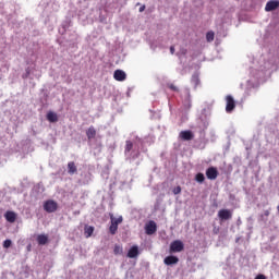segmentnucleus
Listing matches in <instances>:
<instances>
[{"label":"nucleus","mask_w":279,"mask_h":279,"mask_svg":"<svg viewBox=\"0 0 279 279\" xmlns=\"http://www.w3.org/2000/svg\"><path fill=\"white\" fill-rule=\"evenodd\" d=\"M225 101H227V107L225 108V110L227 111V113H232L236 108V102L234 98L231 95H229L225 98Z\"/></svg>","instance_id":"f257e3e1"},{"label":"nucleus","mask_w":279,"mask_h":279,"mask_svg":"<svg viewBox=\"0 0 279 279\" xmlns=\"http://www.w3.org/2000/svg\"><path fill=\"white\" fill-rule=\"evenodd\" d=\"M44 209L49 214L54 213L58 210V203L49 199L44 204Z\"/></svg>","instance_id":"f03ea898"},{"label":"nucleus","mask_w":279,"mask_h":279,"mask_svg":"<svg viewBox=\"0 0 279 279\" xmlns=\"http://www.w3.org/2000/svg\"><path fill=\"white\" fill-rule=\"evenodd\" d=\"M184 250V244L182 241L177 240L172 243H170V252L172 253H180Z\"/></svg>","instance_id":"7ed1b4c3"},{"label":"nucleus","mask_w":279,"mask_h":279,"mask_svg":"<svg viewBox=\"0 0 279 279\" xmlns=\"http://www.w3.org/2000/svg\"><path fill=\"white\" fill-rule=\"evenodd\" d=\"M279 8V0H268L265 4V12H272Z\"/></svg>","instance_id":"20e7f679"},{"label":"nucleus","mask_w":279,"mask_h":279,"mask_svg":"<svg viewBox=\"0 0 279 279\" xmlns=\"http://www.w3.org/2000/svg\"><path fill=\"white\" fill-rule=\"evenodd\" d=\"M205 175H207V179L214 181L218 178L219 172H218L217 168L210 167L207 169V171H205Z\"/></svg>","instance_id":"39448f33"},{"label":"nucleus","mask_w":279,"mask_h":279,"mask_svg":"<svg viewBox=\"0 0 279 279\" xmlns=\"http://www.w3.org/2000/svg\"><path fill=\"white\" fill-rule=\"evenodd\" d=\"M145 230H146V233H147L148 235L155 234V233L157 232V225H156V222L153 221V220H150V221L146 225Z\"/></svg>","instance_id":"423d86ee"},{"label":"nucleus","mask_w":279,"mask_h":279,"mask_svg":"<svg viewBox=\"0 0 279 279\" xmlns=\"http://www.w3.org/2000/svg\"><path fill=\"white\" fill-rule=\"evenodd\" d=\"M179 138L183 141H192L194 138V134L192 131H181V133H179Z\"/></svg>","instance_id":"0eeeda50"},{"label":"nucleus","mask_w":279,"mask_h":279,"mask_svg":"<svg viewBox=\"0 0 279 279\" xmlns=\"http://www.w3.org/2000/svg\"><path fill=\"white\" fill-rule=\"evenodd\" d=\"M218 218H220V220H229L232 218V213L228 209H222L218 211Z\"/></svg>","instance_id":"6e6552de"},{"label":"nucleus","mask_w":279,"mask_h":279,"mask_svg":"<svg viewBox=\"0 0 279 279\" xmlns=\"http://www.w3.org/2000/svg\"><path fill=\"white\" fill-rule=\"evenodd\" d=\"M114 80L118 82H123L126 80V74L122 70H117L114 72Z\"/></svg>","instance_id":"1a4fd4ad"},{"label":"nucleus","mask_w":279,"mask_h":279,"mask_svg":"<svg viewBox=\"0 0 279 279\" xmlns=\"http://www.w3.org/2000/svg\"><path fill=\"white\" fill-rule=\"evenodd\" d=\"M140 255L138 246L134 245L128 253L129 258H136Z\"/></svg>","instance_id":"9d476101"},{"label":"nucleus","mask_w":279,"mask_h":279,"mask_svg":"<svg viewBox=\"0 0 279 279\" xmlns=\"http://www.w3.org/2000/svg\"><path fill=\"white\" fill-rule=\"evenodd\" d=\"M86 135H87V138L89 141L94 140L97 135V131L94 126H90L87 131H86Z\"/></svg>","instance_id":"9b49d317"},{"label":"nucleus","mask_w":279,"mask_h":279,"mask_svg":"<svg viewBox=\"0 0 279 279\" xmlns=\"http://www.w3.org/2000/svg\"><path fill=\"white\" fill-rule=\"evenodd\" d=\"M179 263V258L175 256H168L166 259H163V264L166 265H174Z\"/></svg>","instance_id":"f8f14e48"},{"label":"nucleus","mask_w":279,"mask_h":279,"mask_svg":"<svg viewBox=\"0 0 279 279\" xmlns=\"http://www.w3.org/2000/svg\"><path fill=\"white\" fill-rule=\"evenodd\" d=\"M68 172L71 175L77 173V167H76L75 162L71 161L68 163Z\"/></svg>","instance_id":"ddd939ff"},{"label":"nucleus","mask_w":279,"mask_h":279,"mask_svg":"<svg viewBox=\"0 0 279 279\" xmlns=\"http://www.w3.org/2000/svg\"><path fill=\"white\" fill-rule=\"evenodd\" d=\"M37 242L39 245H46L49 242V238L46 234H39L37 236Z\"/></svg>","instance_id":"4468645a"},{"label":"nucleus","mask_w":279,"mask_h":279,"mask_svg":"<svg viewBox=\"0 0 279 279\" xmlns=\"http://www.w3.org/2000/svg\"><path fill=\"white\" fill-rule=\"evenodd\" d=\"M4 217L11 223L15 222V220H16V214L14 211H7Z\"/></svg>","instance_id":"2eb2a0df"},{"label":"nucleus","mask_w":279,"mask_h":279,"mask_svg":"<svg viewBox=\"0 0 279 279\" xmlns=\"http://www.w3.org/2000/svg\"><path fill=\"white\" fill-rule=\"evenodd\" d=\"M47 120L49 121V122H51V123H56V122H58V114L57 113H54V112H52V111H50V112H48V114H47Z\"/></svg>","instance_id":"dca6fc26"},{"label":"nucleus","mask_w":279,"mask_h":279,"mask_svg":"<svg viewBox=\"0 0 279 279\" xmlns=\"http://www.w3.org/2000/svg\"><path fill=\"white\" fill-rule=\"evenodd\" d=\"M84 231H85L86 238H90L95 231V228L92 226H85Z\"/></svg>","instance_id":"f3484780"},{"label":"nucleus","mask_w":279,"mask_h":279,"mask_svg":"<svg viewBox=\"0 0 279 279\" xmlns=\"http://www.w3.org/2000/svg\"><path fill=\"white\" fill-rule=\"evenodd\" d=\"M194 180H196V182L198 183H203L206 180V178L203 173H196V177H194Z\"/></svg>","instance_id":"a211bd4d"},{"label":"nucleus","mask_w":279,"mask_h":279,"mask_svg":"<svg viewBox=\"0 0 279 279\" xmlns=\"http://www.w3.org/2000/svg\"><path fill=\"white\" fill-rule=\"evenodd\" d=\"M122 221H123V218H122V217L116 219V218L113 217V215H111V223H112V225H114V226L118 227L120 223H122Z\"/></svg>","instance_id":"6ab92c4d"},{"label":"nucleus","mask_w":279,"mask_h":279,"mask_svg":"<svg viewBox=\"0 0 279 279\" xmlns=\"http://www.w3.org/2000/svg\"><path fill=\"white\" fill-rule=\"evenodd\" d=\"M207 41L211 43L215 40V33L213 31H209V33H207L206 35Z\"/></svg>","instance_id":"aec40b11"},{"label":"nucleus","mask_w":279,"mask_h":279,"mask_svg":"<svg viewBox=\"0 0 279 279\" xmlns=\"http://www.w3.org/2000/svg\"><path fill=\"white\" fill-rule=\"evenodd\" d=\"M133 146H134L133 143L131 141H128L125 146V154L131 153L133 149Z\"/></svg>","instance_id":"412c9836"},{"label":"nucleus","mask_w":279,"mask_h":279,"mask_svg":"<svg viewBox=\"0 0 279 279\" xmlns=\"http://www.w3.org/2000/svg\"><path fill=\"white\" fill-rule=\"evenodd\" d=\"M114 254L116 255H122L123 254V248L120 245L114 246Z\"/></svg>","instance_id":"4be33fe9"},{"label":"nucleus","mask_w":279,"mask_h":279,"mask_svg":"<svg viewBox=\"0 0 279 279\" xmlns=\"http://www.w3.org/2000/svg\"><path fill=\"white\" fill-rule=\"evenodd\" d=\"M117 231H118V226H116V225H113L112 222H111V226H110V232H111V234H116L117 233Z\"/></svg>","instance_id":"5701e85b"},{"label":"nucleus","mask_w":279,"mask_h":279,"mask_svg":"<svg viewBox=\"0 0 279 279\" xmlns=\"http://www.w3.org/2000/svg\"><path fill=\"white\" fill-rule=\"evenodd\" d=\"M181 192H182L181 186H177V187H174V190H172V193H174V195H179V194H181Z\"/></svg>","instance_id":"b1692460"},{"label":"nucleus","mask_w":279,"mask_h":279,"mask_svg":"<svg viewBox=\"0 0 279 279\" xmlns=\"http://www.w3.org/2000/svg\"><path fill=\"white\" fill-rule=\"evenodd\" d=\"M12 245V241L11 240H5L3 243V247L4 248H9Z\"/></svg>","instance_id":"393cba45"},{"label":"nucleus","mask_w":279,"mask_h":279,"mask_svg":"<svg viewBox=\"0 0 279 279\" xmlns=\"http://www.w3.org/2000/svg\"><path fill=\"white\" fill-rule=\"evenodd\" d=\"M168 88H170V90L172 92H177V93L179 92V88L173 84L168 85Z\"/></svg>","instance_id":"a878e982"},{"label":"nucleus","mask_w":279,"mask_h":279,"mask_svg":"<svg viewBox=\"0 0 279 279\" xmlns=\"http://www.w3.org/2000/svg\"><path fill=\"white\" fill-rule=\"evenodd\" d=\"M255 279H267V278L264 275H257V277H255Z\"/></svg>","instance_id":"bb28decb"},{"label":"nucleus","mask_w":279,"mask_h":279,"mask_svg":"<svg viewBox=\"0 0 279 279\" xmlns=\"http://www.w3.org/2000/svg\"><path fill=\"white\" fill-rule=\"evenodd\" d=\"M174 52H175L174 46H170V53L174 54Z\"/></svg>","instance_id":"cd10ccee"},{"label":"nucleus","mask_w":279,"mask_h":279,"mask_svg":"<svg viewBox=\"0 0 279 279\" xmlns=\"http://www.w3.org/2000/svg\"><path fill=\"white\" fill-rule=\"evenodd\" d=\"M145 10H146V7H145V4H143V5L141 7V9H140V12L143 13Z\"/></svg>","instance_id":"c85d7f7f"},{"label":"nucleus","mask_w":279,"mask_h":279,"mask_svg":"<svg viewBox=\"0 0 279 279\" xmlns=\"http://www.w3.org/2000/svg\"><path fill=\"white\" fill-rule=\"evenodd\" d=\"M264 215H265V216H269L270 213H269L268 210H266V211L264 213Z\"/></svg>","instance_id":"c756f323"},{"label":"nucleus","mask_w":279,"mask_h":279,"mask_svg":"<svg viewBox=\"0 0 279 279\" xmlns=\"http://www.w3.org/2000/svg\"><path fill=\"white\" fill-rule=\"evenodd\" d=\"M277 210L279 211V204H278V206H277Z\"/></svg>","instance_id":"7c9ffc66"}]
</instances>
